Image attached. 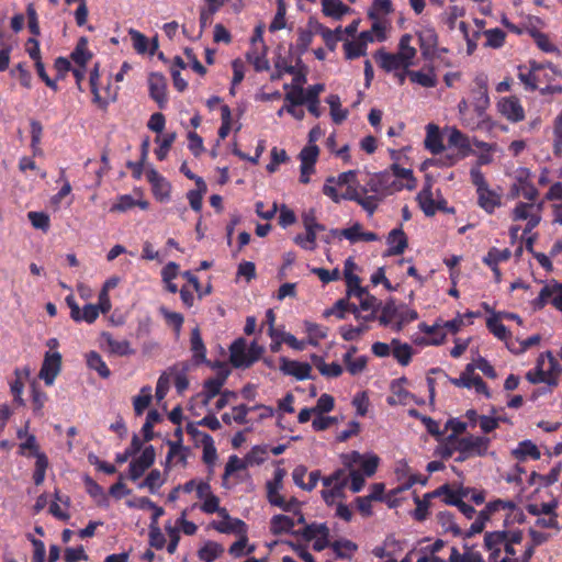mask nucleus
<instances>
[{
  "mask_svg": "<svg viewBox=\"0 0 562 562\" xmlns=\"http://www.w3.org/2000/svg\"><path fill=\"white\" fill-rule=\"evenodd\" d=\"M317 231H305V234H299L294 237V243L305 250H314L316 248Z\"/></svg>",
  "mask_w": 562,
  "mask_h": 562,
  "instance_id": "774afa93",
  "label": "nucleus"
},
{
  "mask_svg": "<svg viewBox=\"0 0 562 562\" xmlns=\"http://www.w3.org/2000/svg\"><path fill=\"white\" fill-rule=\"evenodd\" d=\"M48 459L45 453H36L33 481L35 485L43 484L48 468Z\"/></svg>",
  "mask_w": 562,
  "mask_h": 562,
  "instance_id": "bf43d9fd",
  "label": "nucleus"
},
{
  "mask_svg": "<svg viewBox=\"0 0 562 562\" xmlns=\"http://www.w3.org/2000/svg\"><path fill=\"white\" fill-rule=\"evenodd\" d=\"M280 370L286 375H292L297 380L303 381L311 378L312 367L307 362L281 358Z\"/></svg>",
  "mask_w": 562,
  "mask_h": 562,
  "instance_id": "4be33fe9",
  "label": "nucleus"
},
{
  "mask_svg": "<svg viewBox=\"0 0 562 562\" xmlns=\"http://www.w3.org/2000/svg\"><path fill=\"white\" fill-rule=\"evenodd\" d=\"M294 527V518L286 515H274L270 520V531L276 536L292 532Z\"/></svg>",
  "mask_w": 562,
  "mask_h": 562,
  "instance_id": "e433bc0d",
  "label": "nucleus"
},
{
  "mask_svg": "<svg viewBox=\"0 0 562 562\" xmlns=\"http://www.w3.org/2000/svg\"><path fill=\"white\" fill-rule=\"evenodd\" d=\"M486 326L488 330L501 340L507 341V339L510 337V333L501 322V315L494 314L493 316L488 317L486 321Z\"/></svg>",
  "mask_w": 562,
  "mask_h": 562,
  "instance_id": "864d4df0",
  "label": "nucleus"
},
{
  "mask_svg": "<svg viewBox=\"0 0 562 562\" xmlns=\"http://www.w3.org/2000/svg\"><path fill=\"white\" fill-rule=\"evenodd\" d=\"M503 515L504 526H508L515 522H521L524 520V513L513 501L496 499L490 502L483 510H481L475 520L471 524L467 531L468 537H472L476 533L482 532L486 521L495 514Z\"/></svg>",
  "mask_w": 562,
  "mask_h": 562,
  "instance_id": "f03ea898",
  "label": "nucleus"
},
{
  "mask_svg": "<svg viewBox=\"0 0 562 562\" xmlns=\"http://www.w3.org/2000/svg\"><path fill=\"white\" fill-rule=\"evenodd\" d=\"M357 352V347H350L348 351L342 356V361L346 366L347 371L351 375L360 374L367 367V358L364 356H359L355 358L353 356Z\"/></svg>",
  "mask_w": 562,
  "mask_h": 562,
  "instance_id": "473e14b6",
  "label": "nucleus"
},
{
  "mask_svg": "<svg viewBox=\"0 0 562 562\" xmlns=\"http://www.w3.org/2000/svg\"><path fill=\"white\" fill-rule=\"evenodd\" d=\"M418 318L415 310L405 305L397 306L394 300H389L381 308L378 319L382 326L391 327L394 331H401L404 326Z\"/></svg>",
  "mask_w": 562,
  "mask_h": 562,
  "instance_id": "20e7f679",
  "label": "nucleus"
},
{
  "mask_svg": "<svg viewBox=\"0 0 562 562\" xmlns=\"http://www.w3.org/2000/svg\"><path fill=\"white\" fill-rule=\"evenodd\" d=\"M543 66L537 63H531L530 68L525 66L518 67V78L524 83L526 89L536 90L541 82V71Z\"/></svg>",
  "mask_w": 562,
  "mask_h": 562,
  "instance_id": "5701e85b",
  "label": "nucleus"
},
{
  "mask_svg": "<svg viewBox=\"0 0 562 562\" xmlns=\"http://www.w3.org/2000/svg\"><path fill=\"white\" fill-rule=\"evenodd\" d=\"M425 147L431 154H439L443 150L442 139L439 132V128L435 124L427 125V134L424 140Z\"/></svg>",
  "mask_w": 562,
  "mask_h": 562,
  "instance_id": "4c0bfd02",
  "label": "nucleus"
},
{
  "mask_svg": "<svg viewBox=\"0 0 562 562\" xmlns=\"http://www.w3.org/2000/svg\"><path fill=\"white\" fill-rule=\"evenodd\" d=\"M203 456L202 459L205 464L213 467L217 460V451L214 445V440L211 436H204Z\"/></svg>",
  "mask_w": 562,
  "mask_h": 562,
  "instance_id": "338daca9",
  "label": "nucleus"
},
{
  "mask_svg": "<svg viewBox=\"0 0 562 562\" xmlns=\"http://www.w3.org/2000/svg\"><path fill=\"white\" fill-rule=\"evenodd\" d=\"M190 342L194 361L196 363L204 362L206 357V349L203 344L200 329L198 327L192 329Z\"/></svg>",
  "mask_w": 562,
  "mask_h": 562,
  "instance_id": "a18cd8bd",
  "label": "nucleus"
},
{
  "mask_svg": "<svg viewBox=\"0 0 562 562\" xmlns=\"http://www.w3.org/2000/svg\"><path fill=\"white\" fill-rule=\"evenodd\" d=\"M218 516L221 520H214L210 524V527L214 530L226 535L247 533V525L238 518L231 517L227 509L221 510Z\"/></svg>",
  "mask_w": 562,
  "mask_h": 562,
  "instance_id": "ddd939ff",
  "label": "nucleus"
},
{
  "mask_svg": "<svg viewBox=\"0 0 562 562\" xmlns=\"http://www.w3.org/2000/svg\"><path fill=\"white\" fill-rule=\"evenodd\" d=\"M512 453L519 461H525L527 458H531L533 460H539L541 458L540 450L530 440L519 442Z\"/></svg>",
  "mask_w": 562,
  "mask_h": 562,
  "instance_id": "58836bf2",
  "label": "nucleus"
},
{
  "mask_svg": "<svg viewBox=\"0 0 562 562\" xmlns=\"http://www.w3.org/2000/svg\"><path fill=\"white\" fill-rule=\"evenodd\" d=\"M336 557L339 559H350L357 550V546L349 540H339L330 544Z\"/></svg>",
  "mask_w": 562,
  "mask_h": 562,
  "instance_id": "0e129e2a",
  "label": "nucleus"
},
{
  "mask_svg": "<svg viewBox=\"0 0 562 562\" xmlns=\"http://www.w3.org/2000/svg\"><path fill=\"white\" fill-rule=\"evenodd\" d=\"M542 203L536 202H518L512 210L510 217L513 221H527L524 234L530 233L537 227L541 221Z\"/></svg>",
  "mask_w": 562,
  "mask_h": 562,
  "instance_id": "6e6552de",
  "label": "nucleus"
},
{
  "mask_svg": "<svg viewBox=\"0 0 562 562\" xmlns=\"http://www.w3.org/2000/svg\"><path fill=\"white\" fill-rule=\"evenodd\" d=\"M148 179L153 184V190H154L155 195L160 201L167 200L170 194L169 182L155 170H151L148 173Z\"/></svg>",
  "mask_w": 562,
  "mask_h": 562,
  "instance_id": "ea45409f",
  "label": "nucleus"
},
{
  "mask_svg": "<svg viewBox=\"0 0 562 562\" xmlns=\"http://www.w3.org/2000/svg\"><path fill=\"white\" fill-rule=\"evenodd\" d=\"M267 47H251L247 53V59L251 63L257 71L268 70L270 65L266 57Z\"/></svg>",
  "mask_w": 562,
  "mask_h": 562,
  "instance_id": "de8ad7c7",
  "label": "nucleus"
},
{
  "mask_svg": "<svg viewBox=\"0 0 562 562\" xmlns=\"http://www.w3.org/2000/svg\"><path fill=\"white\" fill-rule=\"evenodd\" d=\"M506 542V530L486 532L484 536V547L490 551L488 561L498 558L502 552L503 543Z\"/></svg>",
  "mask_w": 562,
  "mask_h": 562,
  "instance_id": "393cba45",
  "label": "nucleus"
},
{
  "mask_svg": "<svg viewBox=\"0 0 562 562\" xmlns=\"http://www.w3.org/2000/svg\"><path fill=\"white\" fill-rule=\"evenodd\" d=\"M86 358L88 367L91 370L97 371L101 378L106 379L110 376L111 371L98 352L90 351L89 353H87Z\"/></svg>",
  "mask_w": 562,
  "mask_h": 562,
  "instance_id": "5fc2aeb1",
  "label": "nucleus"
},
{
  "mask_svg": "<svg viewBox=\"0 0 562 562\" xmlns=\"http://www.w3.org/2000/svg\"><path fill=\"white\" fill-rule=\"evenodd\" d=\"M155 461V450L153 446L146 447L140 456L133 460L130 464V479L136 481L139 479L145 471L154 463Z\"/></svg>",
  "mask_w": 562,
  "mask_h": 562,
  "instance_id": "412c9836",
  "label": "nucleus"
},
{
  "mask_svg": "<svg viewBox=\"0 0 562 562\" xmlns=\"http://www.w3.org/2000/svg\"><path fill=\"white\" fill-rule=\"evenodd\" d=\"M414 396L403 386L401 380H395L391 384V394L387 396L386 402L391 406L407 405L412 402Z\"/></svg>",
  "mask_w": 562,
  "mask_h": 562,
  "instance_id": "c85d7f7f",
  "label": "nucleus"
},
{
  "mask_svg": "<svg viewBox=\"0 0 562 562\" xmlns=\"http://www.w3.org/2000/svg\"><path fill=\"white\" fill-rule=\"evenodd\" d=\"M539 195L538 189L532 183V173L528 168L519 167L513 173V183L509 196L516 199L522 196L527 201L536 202Z\"/></svg>",
  "mask_w": 562,
  "mask_h": 562,
  "instance_id": "423d86ee",
  "label": "nucleus"
},
{
  "mask_svg": "<svg viewBox=\"0 0 562 562\" xmlns=\"http://www.w3.org/2000/svg\"><path fill=\"white\" fill-rule=\"evenodd\" d=\"M391 186L394 192L404 188L413 190L416 187V179L414 178L411 169L393 164L391 166Z\"/></svg>",
  "mask_w": 562,
  "mask_h": 562,
  "instance_id": "a211bd4d",
  "label": "nucleus"
},
{
  "mask_svg": "<svg viewBox=\"0 0 562 562\" xmlns=\"http://www.w3.org/2000/svg\"><path fill=\"white\" fill-rule=\"evenodd\" d=\"M408 76L412 82L425 88H432L437 85V79L432 71H411Z\"/></svg>",
  "mask_w": 562,
  "mask_h": 562,
  "instance_id": "69168bd1",
  "label": "nucleus"
},
{
  "mask_svg": "<svg viewBox=\"0 0 562 562\" xmlns=\"http://www.w3.org/2000/svg\"><path fill=\"white\" fill-rule=\"evenodd\" d=\"M277 12L274 14L273 20L269 25L270 32H277L285 27V14H286V5L284 0H277Z\"/></svg>",
  "mask_w": 562,
  "mask_h": 562,
  "instance_id": "e2e57ef3",
  "label": "nucleus"
},
{
  "mask_svg": "<svg viewBox=\"0 0 562 562\" xmlns=\"http://www.w3.org/2000/svg\"><path fill=\"white\" fill-rule=\"evenodd\" d=\"M376 59L379 60L380 66L383 69H385L386 71H393V70H397L400 68L409 67L397 53L390 54V53L380 50L376 53Z\"/></svg>",
  "mask_w": 562,
  "mask_h": 562,
  "instance_id": "c9c22d12",
  "label": "nucleus"
},
{
  "mask_svg": "<svg viewBox=\"0 0 562 562\" xmlns=\"http://www.w3.org/2000/svg\"><path fill=\"white\" fill-rule=\"evenodd\" d=\"M510 250L509 249H498V248H491L487 252V255L483 258L484 263H486L488 267L493 269L495 273H499L498 271V263L506 261L510 258Z\"/></svg>",
  "mask_w": 562,
  "mask_h": 562,
  "instance_id": "49530a36",
  "label": "nucleus"
},
{
  "mask_svg": "<svg viewBox=\"0 0 562 562\" xmlns=\"http://www.w3.org/2000/svg\"><path fill=\"white\" fill-rule=\"evenodd\" d=\"M363 193L371 192L372 195L376 198L393 193V189L391 186V173L382 172L379 175L372 176L367 182L366 187L361 189Z\"/></svg>",
  "mask_w": 562,
  "mask_h": 562,
  "instance_id": "6ab92c4d",
  "label": "nucleus"
},
{
  "mask_svg": "<svg viewBox=\"0 0 562 562\" xmlns=\"http://www.w3.org/2000/svg\"><path fill=\"white\" fill-rule=\"evenodd\" d=\"M61 356L59 352H47L41 371L40 378L45 382L46 385H52L60 371Z\"/></svg>",
  "mask_w": 562,
  "mask_h": 562,
  "instance_id": "aec40b11",
  "label": "nucleus"
},
{
  "mask_svg": "<svg viewBox=\"0 0 562 562\" xmlns=\"http://www.w3.org/2000/svg\"><path fill=\"white\" fill-rule=\"evenodd\" d=\"M286 476V471L282 468H277L273 471V476L266 483L267 499L270 505L279 507L284 512H291L297 504V499L292 497L290 501H285L281 495L283 488V480Z\"/></svg>",
  "mask_w": 562,
  "mask_h": 562,
  "instance_id": "39448f33",
  "label": "nucleus"
},
{
  "mask_svg": "<svg viewBox=\"0 0 562 562\" xmlns=\"http://www.w3.org/2000/svg\"><path fill=\"white\" fill-rule=\"evenodd\" d=\"M348 296H355L359 300L360 308L362 311L376 312L380 305V301L371 295L366 288L360 284L351 290H347Z\"/></svg>",
  "mask_w": 562,
  "mask_h": 562,
  "instance_id": "bb28decb",
  "label": "nucleus"
},
{
  "mask_svg": "<svg viewBox=\"0 0 562 562\" xmlns=\"http://www.w3.org/2000/svg\"><path fill=\"white\" fill-rule=\"evenodd\" d=\"M342 463L341 469H337L330 475L322 479L326 487L322 491V497L327 505H334L338 499L346 497L345 488L350 480V491L359 493L366 483L367 477H371L376 472L380 458L372 453H360L350 451L340 454Z\"/></svg>",
  "mask_w": 562,
  "mask_h": 562,
  "instance_id": "f257e3e1",
  "label": "nucleus"
},
{
  "mask_svg": "<svg viewBox=\"0 0 562 562\" xmlns=\"http://www.w3.org/2000/svg\"><path fill=\"white\" fill-rule=\"evenodd\" d=\"M196 190H191L188 192V200L190 206L194 211L199 212L202 209L203 194L206 192V184L202 178H196Z\"/></svg>",
  "mask_w": 562,
  "mask_h": 562,
  "instance_id": "4d7b16f0",
  "label": "nucleus"
},
{
  "mask_svg": "<svg viewBox=\"0 0 562 562\" xmlns=\"http://www.w3.org/2000/svg\"><path fill=\"white\" fill-rule=\"evenodd\" d=\"M229 350L231 362L236 368H247L251 366L262 353V348L257 342H251L248 346L241 338L234 341Z\"/></svg>",
  "mask_w": 562,
  "mask_h": 562,
  "instance_id": "0eeeda50",
  "label": "nucleus"
},
{
  "mask_svg": "<svg viewBox=\"0 0 562 562\" xmlns=\"http://www.w3.org/2000/svg\"><path fill=\"white\" fill-rule=\"evenodd\" d=\"M473 105L477 119L484 121L485 110L490 104L487 93V78L484 75H479L474 79V88L472 89Z\"/></svg>",
  "mask_w": 562,
  "mask_h": 562,
  "instance_id": "f8f14e48",
  "label": "nucleus"
},
{
  "mask_svg": "<svg viewBox=\"0 0 562 562\" xmlns=\"http://www.w3.org/2000/svg\"><path fill=\"white\" fill-rule=\"evenodd\" d=\"M437 196L435 198V193L432 192V183L429 179H427L424 188L417 194V202L422 211L426 216H432L439 210H445L446 201L440 196V193L437 192Z\"/></svg>",
  "mask_w": 562,
  "mask_h": 562,
  "instance_id": "9d476101",
  "label": "nucleus"
},
{
  "mask_svg": "<svg viewBox=\"0 0 562 562\" xmlns=\"http://www.w3.org/2000/svg\"><path fill=\"white\" fill-rule=\"evenodd\" d=\"M549 302L562 312V283L552 280L541 289L536 300L537 305L544 306Z\"/></svg>",
  "mask_w": 562,
  "mask_h": 562,
  "instance_id": "dca6fc26",
  "label": "nucleus"
},
{
  "mask_svg": "<svg viewBox=\"0 0 562 562\" xmlns=\"http://www.w3.org/2000/svg\"><path fill=\"white\" fill-rule=\"evenodd\" d=\"M418 328L422 333L426 334L432 341L434 346L440 345L443 342L447 333L442 329L441 324L436 323L434 325H427L425 323H420Z\"/></svg>",
  "mask_w": 562,
  "mask_h": 562,
  "instance_id": "3c124183",
  "label": "nucleus"
},
{
  "mask_svg": "<svg viewBox=\"0 0 562 562\" xmlns=\"http://www.w3.org/2000/svg\"><path fill=\"white\" fill-rule=\"evenodd\" d=\"M544 356V373L547 375V384L550 386L558 385L559 376L562 373V367L558 360L553 357L551 351L541 353Z\"/></svg>",
  "mask_w": 562,
  "mask_h": 562,
  "instance_id": "2f4dec72",
  "label": "nucleus"
},
{
  "mask_svg": "<svg viewBox=\"0 0 562 562\" xmlns=\"http://www.w3.org/2000/svg\"><path fill=\"white\" fill-rule=\"evenodd\" d=\"M303 325L307 345L316 347L327 337L328 329L326 327L310 321H305Z\"/></svg>",
  "mask_w": 562,
  "mask_h": 562,
  "instance_id": "f704fd0d",
  "label": "nucleus"
},
{
  "mask_svg": "<svg viewBox=\"0 0 562 562\" xmlns=\"http://www.w3.org/2000/svg\"><path fill=\"white\" fill-rule=\"evenodd\" d=\"M128 34L132 38L133 47L138 54H145L148 52L150 55H154L156 53L158 48V42L156 38L153 40L149 48L148 38L144 34L134 29H131Z\"/></svg>",
  "mask_w": 562,
  "mask_h": 562,
  "instance_id": "72a5a7b5",
  "label": "nucleus"
},
{
  "mask_svg": "<svg viewBox=\"0 0 562 562\" xmlns=\"http://www.w3.org/2000/svg\"><path fill=\"white\" fill-rule=\"evenodd\" d=\"M477 194V204L481 209H483L488 214L495 212L497 207L502 204V196L499 193L493 191L488 188L482 189L476 192Z\"/></svg>",
  "mask_w": 562,
  "mask_h": 562,
  "instance_id": "a878e982",
  "label": "nucleus"
},
{
  "mask_svg": "<svg viewBox=\"0 0 562 562\" xmlns=\"http://www.w3.org/2000/svg\"><path fill=\"white\" fill-rule=\"evenodd\" d=\"M224 553V547L215 541H207L199 550V558L204 562H213Z\"/></svg>",
  "mask_w": 562,
  "mask_h": 562,
  "instance_id": "8fccbe9b",
  "label": "nucleus"
},
{
  "mask_svg": "<svg viewBox=\"0 0 562 562\" xmlns=\"http://www.w3.org/2000/svg\"><path fill=\"white\" fill-rule=\"evenodd\" d=\"M473 145L479 149L477 165L484 166L493 161V154L496 151V144H490L482 140L474 139Z\"/></svg>",
  "mask_w": 562,
  "mask_h": 562,
  "instance_id": "09e8293b",
  "label": "nucleus"
},
{
  "mask_svg": "<svg viewBox=\"0 0 562 562\" xmlns=\"http://www.w3.org/2000/svg\"><path fill=\"white\" fill-rule=\"evenodd\" d=\"M434 496H442L443 502L447 505H453V506H457L458 503L460 501H462L459 493L454 490H451L448 485H442V486L438 487L437 490H435L432 493L425 495L426 498L434 497Z\"/></svg>",
  "mask_w": 562,
  "mask_h": 562,
  "instance_id": "13d9d810",
  "label": "nucleus"
},
{
  "mask_svg": "<svg viewBox=\"0 0 562 562\" xmlns=\"http://www.w3.org/2000/svg\"><path fill=\"white\" fill-rule=\"evenodd\" d=\"M166 80L159 74H151L149 77L150 97L158 103L159 108H164L167 103Z\"/></svg>",
  "mask_w": 562,
  "mask_h": 562,
  "instance_id": "cd10ccee",
  "label": "nucleus"
},
{
  "mask_svg": "<svg viewBox=\"0 0 562 562\" xmlns=\"http://www.w3.org/2000/svg\"><path fill=\"white\" fill-rule=\"evenodd\" d=\"M169 451L167 454V462L177 464H186L189 450L183 447L181 440L168 441Z\"/></svg>",
  "mask_w": 562,
  "mask_h": 562,
  "instance_id": "a19ab883",
  "label": "nucleus"
},
{
  "mask_svg": "<svg viewBox=\"0 0 562 562\" xmlns=\"http://www.w3.org/2000/svg\"><path fill=\"white\" fill-rule=\"evenodd\" d=\"M100 347L113 356L126 357L135 353V349L127 339H117L108 331L100 335Z\"/></svg>",
  "mask_w": 562,
  "mask_h": 562,
  "instance_id": "9b49d317",
  "label": "nucleus"
},
{
  "mask_svg": "<svg viewBox=\"0 0 562 562\" xmlns=\"http://www.w3.org/2000/svg\"><path fill=\"white\" fill-rule=\"evenodd\" d=\"M357 270V265L353 261L352 258H348L345 261L344 267V277L347 284V290H351L360 284V278L355 274V271Z\"/></svg>",
  "mask_w": 562,
  "mask_h": 562,
  "instance_id": "680f3d73",
  "label": "nucleus"
},
{
  "mask_svg": "<svg viewBox=\"0 0 562 562\" xmlns=\"http://www.w3.org/2000/svg\"><path fill=\"white\" fill-rule=\"evenodd\" d=\"M416 34L423 57L429 59L436 56L438 49V34L435 27L429 24L422 25Z\"/></svg>",
  "mask_w": 562,
  "mask_h": 562,
  "instance_id": "4468645a",
  "label": "nucleus"
},
{
  "mask_svg": "<svg viewBox=\"0 0 562 562\" xmlns=\"http://www.w3.org/2000/svg\"><path fill=\"white\" fill-rule=\"evenodd\" d=\"M449 562H484V559L479 551L472 548L464 547V551L460 552L456 547H452Z\"/></svg>",
  "mask_w": 562,
  "mask_h": 562,
  "instance_id": "37998d69",
  "label": "nucleus"
},
{
  "mask_svg": "<svg viewBox=\"0 0 562 562\" xmlns=\"http://www.w3.org/2000/svg\"><path fill=\"white\" fill-rule=\"evenodd\" d=\"M323 13L335 20H340L350 12V8L340 0H322Z\"/></svg>",
  "mask_w": 562,
  "mask_h": 562,
  "instance_id": "79ce46f5",
  "label": "nucleus"
},
{
  "mask_svg": "<svg viewBox=\"0 0 562 562\" xmlns=\"http://www.w3.org/2000/svg\"><path fill=\"white\" fill-rule=\"evenodd\" d=\"M387 255H401L407 247V237L402 228H394L387 236Z\"/></svg>",
  "mask_w": 562,
  "mask_h": 562,
  "instance_id": "7c9ffc66",
  "label": "nucleus"
},
{
  "mask_svg": "<svg viewBox=\"0 0 562 562\" xmlns=\"http://www.w3.org/2000/svg\"><path fill=\"white\" fill-rule=\"evenodd\" d=\"M340 234L352 244L358 241H374L379 239L375 233L364 232L359 223L353 224L351 227L341 229Z\"/></svg>",
  "mask_w": 562,
  "mask_h": 562,
  "instance_id": "c756f323",
  "label": "nucleus"
},
{
  "mask_svg": "<svg viewBox=\"0 0 562 562\" xmlns=\"http://www.w3.org/2000/svg\"><path fill=\"white\" fill-rule=\"evenodd\" d=\"M65 302L70 308V317L77 323L86 322L92 324L100 314L99 307L94 304H87L80 310L72 294L67 295Z\"/></svg>",
  "mask_w": 562,
  "mask_h": 562,
  "instance_id": "2eb2a0df",
  "label": "nucleus"
},
{
  "mask_svg": "<svg viewBox=\"0 0 562 562\" xmlns=\"http://www.w3.org/2000/svg\"><path fill=\"white\" fill-rule=\"evenodd\" d=\"M447 142L449 148L457 149V153L449 157L450 166L473 154L469 137L457 127H451L448 130Z\"/></svg>",
  "mask_w": 562,
  "mask_h": 562,
  "instance_id": "1a4fd4ad",
  "label": "nucleus"
},
{
  "mask_svg": "<svg viewBox=\"0 0 562 562\" xmlns=\"http://www.w3.org/2000/svg\"><path fill=\"white\" fill-rule=\"evenodd\" d=\"M499 113L508 121L517 123L525 119V110L516 97H505L497 102Z\"/></svg>",
  "mask_w": 562,
  "mask_h": 562,
  "instance_id": "f3484780",
  "label": "nucleus"
},
{
  "mask_svg": "<svg viewBox=\"0 0 562 562\" xmlns=\"http://www.w3.org/2000/svg\"><path fill=\"white\" fill-rule=\"evenodd\" d=\"M228 374L229 371L227 369H221L216 376L207 379L204 382L202 392V395L204 396V404H207L214 396L221 393L222 386L226 382Z\"/></svg>",
  "mask_w": 562,
  "mask_h": 562,
  "instance_id": "b1692460",
  "label": "nucleus"
},
{
  "mask_svg": "<svg viewBox=\"0 0 562 562\" xmlns=\"http://www.w3.org/2000/svg\"><path fill=\"white\" fill-rule=\"evenodd\" d=\"M412 40L411 34H404L400 40L397 52L408 66L413 64V59L416 56V49L411 45Z\"/></svg>",
  "mask_w": 562,
  "mask_h": 562,
  "instance_id": "6e6d98bb",
  "label": "nucleus"
},
{
  "mask_svg": "<svg viewBox=\"0 0 562 562\" xmlns=\"http://www.w3.org/2000/svg\"><path fill=\"white\" fill-rule=\"evenodd\" d=\"M391 346V353L397 360V362L402 366H407L413 355L412 347L406 342H401L398 339H392Z\"/></svg>",
  "mask_w": 562,
  "mask_h": 562,
  "instance_id": "c03bdc74",
  "label": "nucleus"
},
{
  "mask_svg": "<svg viewBox=\"0 0 562 562\" xmlns=\"http://www.w3.org/2000/svg\"><path fill=\"white\" fill-rule=\"evenodd\" d=\"M151 387L143 386L137 396L133 400V406L136 415H142L144 411L148 407L151 401Z\"/></svg>",
  "mask_w": 562,
  "mask_h": 562,
  "instance_id": "052dcab7",
  "label": "nucleus"
},
{
  "mask_svg": "<svg viewBox=\"0 0 562 562\" xmlns=\"http://www.w3.org/2000/svg\"><path fill=\"white\" fill-rule=\"evenodd\" d=\"M491 440L487 437L468 435L463 437L450 436L445 446L442 456L451 457L454 452L465 456L483 457L487 453Z\"/></svg>",
  "mask_w": 562,
  "mask_h": 562,
  "instance_id": "7ed1b4c3",
  "label": "nucleus"
},
{
  "mask_svg": "<svg viewBox=\"0 0 562 562\" xmlns=\"http://www.w3.org/2000/svg\"><path fill=\"white\" fill-rule=\"evenodd\" d=\"M326 102L330 108V116L336 124L342 123L347 116L348 111L341 108L340 98L337 94H330L327 97Z\"/></svg>",
  "mask_w": 562,
  "mask_h": 562,
  "instance_id": "603ef678",
  "label": "nucleus"
}]
</instances>
